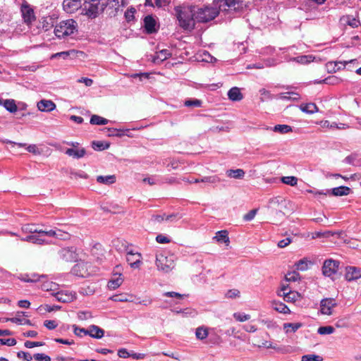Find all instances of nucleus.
<instances>
[{
  "mask_svg": "<svg viewBox=\"0 0 361 361\" xmlns=\"http://www.w3.org/2000/svg\"><path fill=\"white\" fill-rule=\"evenodd\" d=\"M195 6H183L178 12L180 25L185 30H192L195 25Z\"/></svg>",
  "mask_w": 361,
  "mask_h": 361,
  "instance_id": "1",
  "label": "nucleus"
},
{
  "mask_svg": "<svg viewBox=\"0 0 361 361\" xmlns=\"http://www.w3.org/2000/svg\"><path fill=\"white\" fill-rule=\"evenodd\" d=\"M176 257L166 251H161L156 254L155 264L159 271L169 273L175 267Z\"/></svg>",
  "mask_w": 361,
  "mask_h": 361,
  "instance_id": "2",
  "label": "nucleus"
},
{
  "mask_svg": "<svg viewBox=\"0 0 361 361\" xmlns=\"http://www.w3.org/2000/svg\"><path fill=\"white\" fill-rule=\"evenodd\" d=\"M78 23L73 19L60 22L55 26L54 33L58 38H65L77 32Z\"/></svg>",
  "mask_w": 361,
  "mask_h": 361,
  "instance_id": "3",
  "label": "nucleus"
},
{
  "mask_svg": "<svg viewBox=\"0 0 361 361\" xmlns=\"http://www.w3.org/2000/svg\"><path fill=\"white\" fill-rule=\"evenodd\" d=\"M195 19L199 23H206L209 20L214 19L219 12L212 7L205 6L203 8H199L195 6Z\"/></svg>",
  "mask_w": 361,
  "mask_h": 361,
  "instance_id": "4",
  "label": "nucleus"
},
{
  "mask_svg": "<svg viewBox=\"0 0 361 361\" xmlns=\"http://www.w3.org/2000/svg\"><path fill=\"white\" fill-rule=\"evenodd\" d=\"M71 272L77 276L87 277L96 272V267L89 262L81 261L73 267Z\"/></svg>",
  "mask_w": 361,
  "mask_h": 361,
  "instance_id": "5",
  "label": "nucleus"
},
{
  "mask_svg": "<svg viewBox=\"0 0 361 361\" xmlns=\"http://www.w3.org/2000/svg\"><path fill=\"white\" fill-rule=\"evenodd\" d=\"M291 206V202L282 196H276L269 200L267 207L268 209H288V211L291 212L293 210Z\"/></svg>",
  "mask_w": 361,
  "mask_h": 361,
  "instance_id": "6",
  "label": "nucleus"
},
{
  "mask_svg": "<svg viewBox=\"0 0 361 361\" xmlns=\"http://www.w3.org/2000/svg\"><path fill=\"white\" fill-rule=\"evenodd\" d=\"M106 4H97L88 2H84L82 13L89 18H95L102 13Z\"/></svg>",
  "mask_w": 361,
  "mask_h": 361,
  "instance_id": "7",
  "label": "nucleus"
},
{
  "mask_svg": "<svg viewBox=\"0 0 361 361\" xmlns=\"http://www.w3.org/2000/svg\"><path fill=\"white\" fill-rule=\"evenodd\" d=\"M58 255L59 258L65 262H75L78 260V250L74 247H68L61 249Z\"/></svg>",
  "mask_w": 361,
  "mask_h": 361,
  "instance_id": "8",
  "label": "nucleus"
},
{
  "mask_svg": "<svg viewBox=\"0 0 361 361\" xmlns=\"http://www.w3.org/2000/svg\"><path fill=\"white\" fill-rule=\"evenodd\" d=\"M309 192L313 193V191L312 190H310ZM351 189L350 188L347 186H339L337 188H334L331 190H327L325 192L323 191H316L314 192V194L323 195H332L334 196H344L349 195Z\"/></svg>",
  "mask_w": 361,
  "mask_h": 361,
  "instance_id": "9",
  "label": "nucleus"
},
{
  "mask_svg": "<svg viewBox=\"0 0 361 361\" xmlns=\"http://www.w3.org/2000/svg\"><path fill=\"white\" fill-rule=\"evenodd\" d=\"M126 261L131 268L138 269L142 264V255L140 253L133 250H127Z\"/></svg>",
  "mask_w": 361,
  "mask_h": 361,
  "instance_id": "10",
  "label": "nucleus"
},
{
  "mask_svg": "<svg viewBox=\"0 0 361 361\" xmlns=\"http://www.w3.org/2000/svg\"><path fill=\"white\" fill-rule=\"evenodd\" d=\"M339 262L333 259H327L324 262L322 273L326 276H331L335 274L338 269Z\"/></svg>",
  "mask_w": 361,
  "mask_h": 361,
  "instance_id": "11",
  "label": "nucleus"
},
{
  "mask_svg": "<svg viewBox=\"0 0 361 361\" xmlns=\"http://www.w3.org/2000/svg\"><path fill=\"white\" fill-rule=\"evenodd\" d=\"M337 305L336 301L333 298H325L322 300L320 302V311L323 314H332V310Z\"/></svg>",
  "mask_w": 361,
  "mask_h": 361,
  "instance_id": "12",
  "label": "nucleus"
},
{
  "mask_svg": "<svg viewBox=\"0 0 361 361\" xmlns=\"http://www.w3.org/2000/svg\"><path fill=\"white\" fill-rule=\"evenodd\" d=\"M345 277L348 281H355L361 278V269L355 267H347Z\"/></svg>",
  "mask_w": 361,
  "mask_h": 361,
  "instance_id": "13",
  "label": "nucleus"
},
{
  "mask_svg": "<svg viewBox=\"0 0 361 361\" xmlns=\"http://www.w3.org/2000/svg\"><path fill=\"white\" fill-rule=\"evenodd\" d=\"M21 13L23 18L26 23H30L35 19L33 9L28 5H22Z\"/></svg>",
  "mask_w": 361,
  "mask_h": 361,
  "instance_id": "14",
  "label": "nucleus"
},
{
  "mask_svg": "<svg viewBox=\"0 0 361 361\" xmlns=\"http://www.w3.org/2000/svg\"><path fill=\"white\" fill-rule=\"evenodd\" d=\"M81 6V0H63V7L67 13H73Z\"/></svg>",
  "mask_w": 361,
  "mask_h": 361,
  "instance_id": "15",
  "label": "nucleus"
},
{
  "mask_svg": "<svg viewBox=\"0 0 361 361\" xmlns=\"http://www.w3.org/2000/svg\"><path fill=\"white\" fill-rule=\"evenodd\" d=\"M37 108L41 111H51L56 108V104L51 100L42 99L37 103Z\"/></svg>",
  "mask_w": 361,
  "mask_h": 361,
  "instance_id": "16",
  "label": "nucleus"
},
{
  "mask_svg": "<svg viewBox=\"0 0 361 361\" xmlns=\"http://www.w3.org/2000/svg\"><path fill=\"white\" fill-rule=\"evenodd\" d=\"M57 299L63 302H70L76 299V293L73 292H61L57 293Z\"/></svg>",
  "mask_w": 361,
  "mask_h": 361,
  "instance_id": "17",
  "label": "nucleus"
},
{
  "mask_svg": "<svg viewBox=\"0 0 361 361\" xmlns=\"http://www.w3.org/2000/svg\"><path fill=\"white\" fill-rule=\"evenodd\" d=\"M87 335L94 338H102L104 335V331L96 325H91L88 328Z\"/></svg>",
  "mask_w": 361,
  "mask_h": 361,
  "instance_id": "18",
  "label": "nucleus"
},
{
  "mask_svg": "<svg viewBox=\"0 0 361 361\" xmlns=\"http://www.w3.org/2000/svg\"><path fill=\"white\" fill-rule=\"evenodd\" d=\"M224 1L226 6L235 11L240 10L245 6L244 0H224Z\"/></svg>",
  "mask_w": 361,
  "mask_h": 361,
  "instance_id": "19",
  "label": "nucleus"
},
{
  "mask_svg": "<svg viewBox=\"0 0 361 361\" xmlns=\"http://www.w3.org/2000/svg\"><path fill=\"white\" fill-rule=\"evenodd\" d=\"M107 5L110 8L114 9V14H116L119 11H122V8L126 6V2L124 0H109Z\"/></svg>",
  "mask_w": 361,
  "mask_h": 361,
  "instance_id": "20",
  "label": "nucleus"
},
{
  "mask_svg": "<svg viewBox=\"0 0 361 361\" xmlns=\"http://www.w3.org/2000/svg\"><path fill=\"white\" fill-rule=\"evenodd\" d=\"M228 97L229 99L235 102L240 101L243 98V94L240 92V89L237 87H232L229 90L228 92Z\"/></svg>",
  "mask_w": 361,
  "mask_h": 361,
  "instance_id": "21",
  "label": "nucleus"
},
{
  "mask_svg": "<svg viewBox=\"0 0 361 361\" xmlns=\"http://www.w3.org/2000/svg\"><path fill=\"white\" fill-rule=\"evenodd\" d=\"M171 56V53L169 49H162L157 53L154 57L153 61L155 63H159L169 59Z\"/></svg>",
  "mask_w": 361,
  "mask_h": 361,
  "instance_id": "22",
  "label": "nucleus"
},
{
  "mask_svg": "<svg viewBox=\"0 0 361 361\" xmlns=\"http://www.w3.org/2000/svg\"><path fill=\"white\" fill-rule=\"evenodd\" d=\"M145 27L148 33L155 32L156 21L151 16H147L144 19Z\"/></svg>",
  "mask_w": 361,
  "mask_h": 361,
  "instance_id": "23",
  "label": "nucleus"
},
{
  "mask_svg": "<svg viewBox=\"0 0 361 361\" xmlns=\"http://www.w3.org/2000/svg\"><path fill=\"white\" fill-rule=\"evenodd\" d=\"M266 130H271L274 132L279 133L280 134H286L290 132H292L291 126L286 124H279L275 126L274 128L267 127Z\"/></svg>",
  "mask_w": 361,
  "mask_h": 361,
  "instance_id": "24",
  "label": "nucleus"
},
{
  "mask_svg": "<svg viewBox=\"0 0 361 361\" xmlns=\"http://www.w3.org/2000/svg\"><path fill=\"white\" fill-rule=\"evenodd\" d=\"M66 154L70 157H73V158L80 159L85 156V149L84 148H81V149L68 148L66 149Z\"/></svg>",
  "mask_w": 361,
  "mask_h": 361,
  "instance_id": "25",
  "label": "nucleus"
},
{
  "mask_svg": "<svg viewBox=\"0 0 361 361\" xmlns=\"http://www.w3.org/2000/svg\"><path fill=\"white\" fill-rule=\"evenodd\" d=\"M278 98L282 100H292V101H298L300 99V94L295 92H288L281 93L278 95Z\"/></svg>",
  "mask_w": 361,
  "mask_h": 361,
  "instance_id": "26",
  "label": "nucleus"
},
{
  "mask_svg": "<svg viewBox=\"0 0 361 361\" xmlns=\"http://www.w3.org/2000/svg\"><path fill=\"white\" fill-rule=\"evenodd\" d=\"M300 109L307 114H314L319 111L318 107L314 103L302 104L300 106Z\"/></svg>",
  "mask_w": 361,
  "mask_h": 361,
  "instance_id": "27",
  "label": "nucleus"
},
{
  "mask_svg": "<svg viewBox=\"0 0 361 361\" xmlns=\"http://www.w3.org/2000/svg\"><path fill=\"white\" fill-rule=\"evenodd\" d=\"M314 57L312 55H302L291 58L290 61H295L300 64H307L313 61Z\"/></svg>",
  "mask_w": 361,
  "mask_h": 361,
  "instance_id": "28",
  "label": "nucleus"
},
{
  "mask_svg": "<svg viewBox=\"0 0 361 361\" xmlns=\"http://www.w3.org/2000/svg\"><path fill=\"white\" fill-rule=\"evenodd\" d=\"M97 181L99 183L104 185H111L116 182V176L114 175L109 176H98L97 177Z\"/></svg>",
  "mask_w": 361,
  "mask_h": 361,
  "instance_id": "29",
  "label": "nucleus"
},
{
  "mask_svg": "<svg viewBox=\"0 0 361 361\" xmlns=\"http://www.w3.org/2000/svg\"><path fill=\"white\" fill-rule=\"evenodd\" d=\"M53 27L52 19L51 18H42L39 21V28L46 32Z\"/></svg>",
  "mask_w": 361,
  "mask_h": 361,
  "instance_id": "30",
  "label": "nucleus"
},
{
  "mask_svg": "<svg viewBox=\"0 0 361 361\" xmlns=\"http://www.w3.org/2000/svg\"><path fill=\"white\" fill-rule=\"evenodd\" d=\"M272 307L276 311L280 313L288 314L290 312L289 308L281 302H273Z\"/></svg>",
  "mask_w": 361,
  "mask_h": 361,
  "instance_id": "31",
  "label": "nucleus"
},
{
  "mask_svg": "<svg viewBox=\"0 0 361 361\" xmlns=\"http://www.w3.org/2000/svg\"><path fill=\"white\" fill-rule=\"evenodd\" d=\"M226 175L230 178L241 179L245 176V171L243 169H230L226 171Z\"/></svg>",
  "mask_w": 361,
  "mask_h": 361,
  "instance_id": "32",
  "label": "nucleus"
},
{
  "mask_svg": "<svg viewBox=\"0 0 361 361\" xmlns=\"http://www.w3.org/2000/svg\"><path fill=\"white\" fill-rule=\"evenodd\" d=\"M214 239L218 242H224L225 243H229V238L228 236V232L226 230L218 231L214 236Z\"/></svg>",
  "mask_w": 361,
  "mask_h": 361,
  "instance_id": "33",
  "label": "nucleus"
},
{
  "mask_svg": "<svg viewBox=\"0 0 361 361\" xmlns=\"http://www.w3.org/2000/svg\"><path fill=\"white\" fill-rule=\"evenodd\" d=\"M4 107L10 113H15L18 110V106L13 99H5Z\"/></svg>",
  "mask_w": 361,
  "mask_h": 361,
  "instance_id": "34",
  "label": "nucleus"
},
{
  "mask_svg": "<svg viewBox=\"0 0 361 361\" xmlns=\"http://www.w3.org/2000/svg\"><path fill=\"white\" fill-rule=\"evenodd\" d=\"M90 123L92 125H106L109 123V120L98 115H92Z\"/></svg>",
  "mask_w": 361,
  "mask_h": 361,
  "instance_id": "35",
  "label": "nucleus"
},
{
  "mask_svg": "<svg viewBox=\"0 0 361 361\" xmlns=\"http://www.w3.org/2000/svg\"><path fill=\"white\" fill-rule=\"evenodd\" d=\"M299 296L300 295L297 292L288 290V292L285 293L282 297L286 302H292L296 301Z\"/></svg>",
  "mask_w": 361,
  "mask_h": 361,
  "instance_id": "36",
  "label": "nucleus"
},
{
  "mask_svg": "<svg viewBox=\"0 0 361 361\" xmlns=\"http://www.w3.org/2000/svg\"><path fill=\"white\" fill-rule=\"evenodd\" d=\"M123 283V279L121 276V274H119L118 276L116 277L115 279H113L110 280L108 283V287L111 290H114L119 287Z\"/></svg>",
  "mask_w": 361,
  "mask_h": 361,
  "instance_id": "37",
  "label": "nucleus"
},
{
  "mask_svg": "<svg viewBox=\"0 0 361 361\" xmlns=\"http://www.w3.org/2000/svg\"><path fill=\"white\" fill-rule=\"evenodd\" d=\"M301 326H302L301 323H285V324H283V329L286 331V333L295 332Z\"/></svg>",
  "mask_w": 361,
  "mask_h": 361,
  "instance_id": "38",
  "label": "nucleus"
},
{
  "mask_svg": "<svg viewBox=\"0 0 361 361\" xmlns=\"http://www.w3.org/2000/svg\"><path fill=\"white\" fill-rule=\"evenodd\" d=\"M22 231L24 233L39 234V231H41V229H38L34 224H25L22 226Z\"/></svg>",
  "mask_w": 361,
  "mask_h": 361,
  "instance_id": "39",
  "label": "nucleus"
},
{
  "mask_svg": "<svg viewBox=\"0 0 361 361\" xmlns=\"http://www.w3.org/2000/svg\"><path fill=\"white\" fill-rule=\"evenodd\" d=\"M347 62H329L327 64L328 68L331 69V71L336 72L344 68Z\"/></svg>",
  "mask_w": 361,
  "mask_h": 361,
  "instance_id": "40",
  "label": "nucleus"
},
{
  "mask_svg": "<svg viewBox=\"0 0 361 361\" xmlns=\"http://www.w3.org/2000/svg\"><path fill=\"white\" fill-rule=\"evenodd\" d=\"M195 336L197 339L203 340L206 338L208 336L207 329L200 326L196 329Z\"/></svg>",
  "mask_w": 361,
  "mask_h": 361,
  "instance_id": "41",
  "label": "nucleus"
},
{
  "mask_svg": "<svg viewBox=\"0 0 361 361\" xmlns=\"http://www.w3.org/2000/svg\"><path fill=\"white\" fill-rule=\"evenodd\" d=\"M221 181L220 178L218 176H205L201 178V183H209V184H216Z\"/></svg>",
  "mask_w": 361,
  "mask_h": 361,
  "instance_id": "42",
  "label": "nucleus"
},
{
  "mask_svg": "<svg viewBox=\"0 0 361 361\" xmlns=\"http://www.w3.org/2000/svg\"><path fill=\"white\" fill-rule=\"evenodd\" d=\"M281 182L290 186H295L298 183V178L295 176H283L281 178Z\"/></svg>",
  "mask_w": 361,
  "mask_h": 361,
  "instance_id": "43",
  "label": "nucleus"
},
{
  "mask_svg": "<svg viewBox=\"0 0 361 361\" xmlns=\"http://www.w3.org/2000/svg\"><path fill=\"white\" fill-rule=\"evenodd\" d=\"M340 79H338L336 76H330L322 80L317 81L315 83L321 84V83H326L329 85H336L338 84L340 82Z\"/></svg>",
  "mask_w": 361,
  "mask_h": 361,
  "instance_id": "44",
  "label": "nucleus"
},
{
  "mask_svg": "<svg viewBox=\"0 0 361 361\" xmlns=\"http://www.w3.org/2000/svg\"><path fill=\"white\" fill-rule=\"evenodd\" d=\"M335 329L331 326H321L318 329L317 332L320 335H329L334 332Z\"/></svg>",
  "mask_w": 361,
  "mask_h": 361,
  "instance_id": "45",
  "label": "nucleus"
},
{
  "mask_svg": "<svg viewBox=\"0 0 361 361\" xmlns=\"http://www.w3.org/2000/svg\"><path fill=\"white\" fill-rule=\"evenodd\" d=\"M233 316L235 320L240 322L247 321L251 317L250 314L241 312H235Z\"/></svg>",
  "mask_w": 361,
  "mask_h": 361,
  "instance_id": "46",
  "label": "nucleus"
},
{
  "mask_svg": "<svg viewBox=\"0 0 361 361\" xmlns=\"http://www.w3.org/2000/svg\"><path fill=\"white\" fill-rule=\"evenodd\" d=\"M259 347H264V348H273V349H275L276 351L278 352H281V353H286V350H285L283 348H279V347H276L275 345H273L272 343L269 341H264V342H262L261 345H258Z\"/></svg>",
  "mask_w": 361,
  "mask_h": 361,
  "instance_id": "47",
  "label": "nucleus"
},
{
  "mask_svg": "<svg viewBox=\"0 0 361 361\" xmlns=\"http://www.w3.org/2000/svg\"><path fill=\"white\" fill-rule=\"evenodd\" d=\"M306 259H302L297 262L295 264L296 269L300 271H305L308 268V263Z\"/></svg>",
  "mask_w": 361,
  "mask_h": 361,
  "instance_id": "48",
  "label": "nucleus"
},
{
  "mask_svg": "<svg viewBox=\"0 0 361 361\" xmlns=\"http://www.w3.org/2000/svg\"><path fill=\"white\" fill-rule=\"evenodd\" d=\"M270 211V214L274 216L276 219H281L285 216V212L286 209H269Z\"/></svg>",
  "mask_w": 361,
  "mask_h": 361,
  "instance_id": "49",
  "label": "nucleus"
},
{
  "mask_svg": "<svg viewBox=\"0 0 361 361\" xmlns=\"http://www.w3.org/2000/svg\"><path fill=\"white\" fill-rule=\"evenodd\" d=\"M109 147V144H104L103 142L100 141H93L92 142V147L95 150H104L108 149Z\"/></svg>",
  "mask_w": 361,
  "mask_h": 361,
  "instance_id": "50",
  "label": "nucleus"
},
{
  "mask_svg": "<svg viewBox=\"0 0 361 361\" xmlns=\"http://www.w3.org/2000/svg\"><path fill=\"white\" fill-rule=\"evenodd\" d=\"M187 107H200L202 105V102L200 99H188L184 102Z\"/></svg>",
  "mask_w": 361,
  "mask_h": 361,
  "instance_id": "51",
  "label": "nucleus"
},
{
  "mask_svg": "<svg viewBox=\"0 0 361 361\" xmlns=\"http://www.w3.org/2000/svg\"><path fill=\"white\" fill-rule=\"evenodd\" d=\"M70 236L71 235H70V234L68 233L63 231L61 229H57L56 228V233L55 238L59 239V240H68L70 238Z\"/></svg>",
  "mask_w": 361,
  "mask_h": 361,
  "instance_id": "52",
  "label": "nucleus"
},
{
  "mask_svg": "<svg viewBox=\"0 0 361 361\" xmlns=\"http://www.w3.org/2000/svg\"><path fill=\"white\" fill-rule=\"evenodd\" d=\"M298 279H299V274L295 271L288 272L285 276V279L287 282H290V281L294 282V281H298Z\"/></svg>",
  "mask_w": 361,
  "mask_h": 361,
  "instance_id": "53",
  "label": "nucleus"
},
{
  "mask_svg": "<svg viewBox=\"0 0 361 361\" xmlns=\"http://www.w3.org/2000/svg\"><path fill=\"white\" fill-rule=\"evenodd\" d=\"M169 2V0H146L147 5L154 6L156 5L158 7H161L166 5Z\"/></svg>",
  "mask_w": 361,
  "mask_h": 361,
  "instance_id": "54",
  "label": "nucleus"
},
{
  "mask_svg": "<svg viewBox=\"0 0 361 361\" xmlns=\"http://www.w3.org/2000/svg\"><path fill=\"white\" fill-rule=\"evenodd\" d=\"M75 54V50H70L66 51H61L52 55L51 58L62 57L64 59L71 54Z\"/></svg>",
  "mask_w": 361,
  "mask_h": 361,
  "instance_id": "55",
  "label": "nucleus"
},
{
  "mask_svg": "<svg viewBox=\"0 0 361 361\" xmlns=\"http://www.w3.org/2000/svg\"><path fill=\"white\" fill-rule=\"evenodd\" d=\"M33 358L37 361H51V357L43 353H36Z\"/></svg>",
  "mask_w": 361,
  "mask_h": 361,
  "instance_id": "56",
  "label": "nucleus"
},
{
  "mask_svg": "<svg viewBox=\"0 0 361 361\" xmlns=\"http://www.w3.org/2000/svg\"><path fill=\"white\" fill-rule=\"evenodd\" d=\"M322 359L319 355H305L302 357L301 361H320Z\"/></svg>",
  "mask_w": 361,
  "mask_h": 361,
  "instance_id": "57",
  "label": "nucleus"
},
{
  "mask_svg": "<svg viewBox=\"0 0 361 361\" xmlns=\"http://www.w3.org/2000/svg\"><path fill=\"white\" fill-rule=\"evenodd\" d=\"M73 331H74V334L76 335V336H82V334H85V335H87V333H88V329H85L84 328H80L75 325H73Z\"/></svg>",
  "mask_w": 361,
  "mask_h": 361,
  "instance_id": "58",
  "label": "nucleus"
},
{
  "mask_svg": "<svg viewBox=\"0 0 361 361\" xmlns=\"http://www.w3.org/2000/svg\"><path fill=\"white\" fill-rule=\"evenodd\" d=\"M156 241L161 244H166L169 243L171 242V239L166 235L159 234L156 237Z\"/></svg>",
  "mask_w": 361,
  "mask_h": 361,
  "instance_id": "59",
  "label": "nucleus"
},
{
  "mask_svg": "<svg viewBox=\"0 0 361 361\" xmlns=\"http://www.w3.org/2000/svg\"><path fill=\"white\" fill-rule=\"evenodd\" d=\"M16 344L15 338H0V345H6L8 346H13Z\"/></svg>",
  "mask_w": 361,
  "mask_h": 361,
  "instance_id": "60",
  "label": "nucleus"
},
{
  "mask_svg": "<svg viewBox=\"0 0 361 361\" xmlns=\"http://www.w3.org/2000/svg\"><path fill=\"white\" fill-rule=\"evenodd\" d=\"M135 12V9L134 8H130L128 9L125 12V18L128 21L133 20L134 19V13Z\"/></svg>",
  "mask_w": 361,
  "mask_h": 361,
  "instance_id": "61",
  "label": "nucleus"
},
{
  "mask_svg": "<svg viewBox=\"0 0 361 361\" xmlns=\"http://www.w3.org/2000/svg\"><path fill=\"white\" fill-rule=\"evenodd\" d=\"M257 209L250 210L248 213H247L246 214L244 215L243 219L246 221L252 220L255 218V216L257 214Z\"/></svg>",
  "mask_w": 361,
  "mask_h": 361,
  "instance_id": "62",
  "label": "nucleus"
},
{
  "mask_svg": "<svg viewBox=\"0 0 361 361\" xmlns=\"http://www.w3.org/2000/svg\"><path fill=\"white\" fill-rule=\"evenodd\" d=\"M107 131H108V135L109 136H117V137H121L123 133H121L122 130H118L117 128H107L106 129Z\"/></svg>",
  "mask_w": 361,
  "mask_h": 361,
  "instance_id": "63",
  "label": "nucleus"
},
{
  "mask_svg": "<svg viewBox=\"0 0 361 361\" xmlns=\"http://www.w3.org/2000/svg\"><path fill=\"white\" fill-rule=\"evenodd\" d=\"M78 317L80 320H86L92 317L91 312H79L78 313Z\"/></svg>",
  "mask_w": 361,
  "mask_h": 361,
  "instance_id": "64",
  "label": "nucleus"
}]
</instances>
